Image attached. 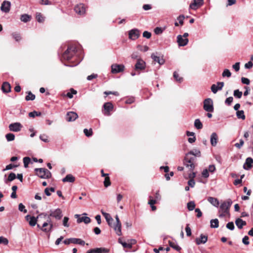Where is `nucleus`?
Here are the masks:
<instances>
[{
  "label": "nucleus",
  "instance_id": "f257e3e1",
  "mask_svg": "<svg viewBox=\"0 0 253 253\" xmlns=\"http://www.w3.org/2000/svg\"><path fill=\"white\" fill-rule=\"evenodd\" d=\"M77 51V47L75 45H70L68 46L67 49L64 51L62 55V60L66 61H71L74 59L76 61L75 63H72L70 65L65 64V66L69 67H74L78 65L81 61V59H78L76 56Z\"/></svg>",
  "mask_w": 253,
  "mask_h": 253
},
{
  "label": "nucleus",
  "instance_id": "f03ea898",
  "mask_svg": "<svg viewBox=\"0 0 253 253\" xmlns=\"http://www.w3.org/2000/svg\"><path fill=\"white\" fill-rule=\"evenodd\" d=\"M232 204L231 199H228L226 201L224 202L221 204L219 210V217H223L226 215H229V209Z\"/></svg>",
  "mask_w": 253,
  "mask_h": 253
},
{
  "label": "nucleus",
  "instance_id": "7ed1b4c3",
  "mask_svg": "<svg viewBox=\"0 0 253 253\" xmlns=\"http://www.w3.org/2000/svg\"><path fill=\"white\" fill-rule=\"evenodd\" d=\"M196 161V158L194 156H191L187 153L184 159V165L191 171H192L195 167V163Z\"/></svg>",
  "mask_w": 253,
  "mask_h": 253
},
{
  "label": "nucleus",
  "instance_id": "20e7f679",
  "mask_svg": "<svg viewBox=\"0 0 253 253\" xmlns=\"http://www.w3.org/2000/svg\"><path fill=\"white\" fill-rule=\"evenodd\" d=\"M35 171L36 174L42 178H49L51 176V172L45 168H36Z\"/></svg>",
  "mask_w": 253,
  "mask_h": 253
},
{
  "label": "nucleus",
  "instance_id": "39448f33",
  "mask_svg": "<svg viewBox=\"0 0 253 253\" xmlns=\"http://www.w3.org/2000/svg\"><path fill=\"white\" fill-rule=\"evenodd\" d=\"M204 109L208 112H213L214 110L213 101L211 98H208L204 101Z\"/></svg>",
  "mask_w": 253,
  "mask_h": 253
},
{
  "label": "nucleus",
  "instance_id": "423d86ee",
  "mask_svg": "<svg viewBox=\"0 0 253 253\" xmlns=\"http://www.w3.org/2000/svg\"><path fill=\"white\" fill-rule=\"evenodd\" d=\"M49 213V219H50L49 217H52L56 220H60L63 216L62 210L59 208H57L54 210H50Z\"/></svg>",
  "mask_w": 253,
  "mask_h": 253
},
{
  "label": "nucleus",
  "instance_id": "0eeeda50",
  "mask_svg": "<svg viewBox=\"0 0 253 253\" xmlns=\"http://www.w3.org/2000/svg\"><path fill=\"white\" fill-rule=\"evenodd\" d=\"M47 215V213L43 212L38 215V216L36 218L34 216H31L30 215H26L25 218L27 221H29V223L30 225H31V226H35L37 222L38 218L41 217L42 216H44V217H46Z\"/></svg>",
  "mask_w": 253,
  "mask_h": 253
},
{
  "label": "nucleus",
  "instance_id": "6e6552de",
  "mask_svg": "<svg viewBox=\"0 0 253 253\" xmlns=\"http://www.w3.org/2000/svg\"><path fill=\"white\" fill-rule=\"evenodd\" d=\"M63 243L65 245H69L70 244H79L84 246L85 245V242L79 238H71L65 240Z\"/></svg>",
  "mask_w": 253,
  "mask_h": 253
},
{
  "label": "nucleus",
  "instance_id": "1a4fd4ad",
  "mask_svg": "<svg viewBox=\"0 0 253 253\" xmlns=\"http://www.w3.org/2000/svg\"><path fill=\"white\" fill-rule=\"evenodd\" d=\"M53 226V223L51 222V219L48 218L46 222L43 223L41 229L43 232H48L52 230Z\"/></svg>",
  "mask_w": 253,
  "mask_h": 253
},
{
  "label": "nucleus",
  "instance_id": "9d476101",
  "mask_svg": "<svg viewBox=\"0 0 253 253\" xmlns=\"http://www.w3.org/2000/svg\"><path fill=\"white\" fill-rule=\"evenodd\" d=\"M115 218L116 220V224L113 225V228L114 230L115 231L116 234L118 236H121L122 235L121 231V222L119 219V216L118 215H116L115 216Z\"/></svg>",
  "mask_w": 253,
  "mask_h": 253
},
{
  "label": "nucleus",
  "instance_id": "9b49d317",
  "mask_svg": "<svg viewBox=\"0 0 253 253\" xmlns=\"http://www.w3.org/2000/svg\"><path fill=\"white\" fill-rule=\"evenodd\" d=\"M125 66L122 64H113L111 66V72L113 74H116L123 72L124 70Z\"/></svg>",
  "mask_w": 253,
  "mask_h": 253
},
{
  "label": "nucleus",
  "instance_id": "f8f14e48",
  "mask_svg": "<svg viewBox=\"0 0 253 253\" xmlns=\"http://www.w3.org/2000/svg\"><path fill=\"white\" fill-rule=\"evenodd\" d=\"M22 127V125L20 123L10 124L8 126L9 130L13 132H18L20 131Z\"/></svg>",
  "mask_w": 253,
  "mask_h": 253
},
{
  "label": "nucleus",
  "instance_id": "ddd939ff",
  "mask_svg": "<svg viewBox=\"0 0 253 253\" xmlns=\"http://www.w3.org/2000/svg\"><path fill=\"white\" fill-rule=\"evenodd\" d=\"M74 10L76 13L80 15H83L85 13V6L83 3L77 4L74 8Z\"/></svg>",
  "mask_w": 253,
  "mask_h": 253
},
{
  "label": "nucleus",
  "instance_id": "4468645a",
  "mask_svg": "<svg viewBox=\"0 0 253 253\" xmlns=\"http://www.w3.org/2000/svg\"><path fill=\"white\" fill-rule=\"evenodd\" d=\"M128 36L130 39L135 40L140 36L139 31L136 29H132L129 31Z\"/></svg>",
  "mask_w": 253,
  "mask_h": 253
},
{
  "label": "nucleus",
  "instance_id": "2eb2a0df",
  "mask_svg": "<svg viewBox=\"0 0 253 253\" xmlns=\"http://www.w3.org/2000/svg\"><path fill=\"white\" fill-rule=\"evenodd\" d=\"M224 83L223 82H218L217 83V85L215 84H213L211 86V91L214 93L215 94L218 90H220L222 89V87L224 86Z\"/></svg>",
  "mask_w": 253,
  "mask_h": 253
},
{
  "label": "nucleus",
  "instance_id": "dca6fc26",
  "mask_svg": "<svg viewBox=\"0 0 253 253\" xmlns=\"http://www.w3.org/2000/svg\"><path fill=\"white\" fill-rule=\"evenodd\" d=\"M203 4V0H193L190 4V8L196 10Z\"/></svg>",
  "mask_w": 253,
  "mask_h": 253
},
{
  "label": "nucleus",
  "instance_id": "f3484780",
  "mask_svg": "<svg viewBox=\"0 0 253 253\" xmlns=\"http://www.w3.org/2000/svg\"><path fill=\"white\" fill-rule=\"evenodd\" d=\"M11 3L10 2L4 0L1 4L0 10L5 13H7L10 10Z\"/></svg>",
  "mask_w": 253,
  "mask_h": 253
},
{
  "label": "nucleus",
  "instance_id": "a211bd4d",
  "mask_svg": "<svg viewBox=\"0 0 253 253\" xmlns=\"http://www.w3.org/2000/svg\"><path fill=\"white\" fill-rule=\"evenodd\" d=\"M103 107L105 110V115L107 116H110V112L113 109V105L112 103L108 102L104 104Z\"/></svg>",
  "mask_w": 253,
  "mask_h": 253
},
{
  "label": "nucleus",
  "instance_id": "6ab92c4d",
  "mask_svg": "<svg viewBox=\"0 0 253 253\" xmlns=\"http://www.w3.org/2000/svg\"><path fill=\"white\" fill-rule=\"evenodd\" d=\"M177 42L179 46H184L187 44L188 39L187 38H183L181 35H178L177 37Z\"/></svg>",
  "mask_w": 253,
  "mask_h": 253
},
{
  "label": "nucleus",
  "instance_id": "aec40b11",
  "mask_svg": "<svg viewBox=\"0 0 253 253\" xmlns=\"http://www.w3.org/2000/svg\"><path fill=\"white\" fill-rule=\"evenodd\" d=\"M101 213L102 214V215L105 218L108 225L110 227H113V222L114 220H113V218L111 217V216L110 215V214L109 213L105 212L103 210H101Z\"/></svg>",
  "mask_w": 253,
  "mask_h": 253
},
{
  "label": "nucleus",
  "instance_id": "412c9836",
  "mask_svg": "<svg viewBox=\"0 0 253 253\" xmlns=\"http://www.w3.org/2000/svg\"><path fill=\"white\" fill-rule=\"evenodd\" d=\"M146 63L142 59H139L137 60L136 63L135 65V70H143L145 68Z\"/></svg>",
  "mask_w": 253,
  "mask_h": 253
},
{
  "label": "nucleus",
  "instance_id": "4be33fe9",
  "mask_svg": "<svg viewBox=\"0 0 253 253\" xmlns=\"http://www.w3.org/2000/svg\"><path fill=\"white\" fill-rule=\"evenodd\" d=\"M78 116L77 114L74 112H68L66 115V120L68 122H72L75 121Z\"/></svg>",
  "mask_w": 253,
  "mask_h": 253
},
{
  "label": "nucleus",
  "instance_id": "5701e85b",
  "mask_svg": "<svg viewBox=\"0 0 253 253\" xmlns=\"http://www.w3.org/2000/svg\"><path fill=\"white\" fill-rule=\"evenodd\" d=\"M76 218H78L77 222L81 223L84 222L85 224H88L90 222V218L87 216H82L80 217L79 214H76L75 215Z\"/></svg>",
  "mask_w": 253,
  "mask_h": 253
},
{
  "label": "nucleus",
  "instance_id": "b1692460",
  "mask_svg": "<svg viewBox=\"0 0 253 253\" xmlns=\"http://www.w3.org/2000/svg\"><path fill=\"white\" fill-rule=\"evenodd\" d=\"M208 236L203 234H201L200 238H197L195 240L197 245H199L201 244H205L207 242Z\"/></svg>",
  "mask_w": 253,
  "mask_h": 253
},
{
  "label": "nucleus",
  "instance_id": "393cba45",
  "mask_svg": "<svg viewBox=\"0 0 253 253\" xmlns=\"http://www.w3.org/2000/svg\"><path fill=\"white\" fill-rule=\"evenodd\" d=\"M253 163V160L252 158L249 157L246 159V162L243 166V168L246 170H249L252 168V164Z\"/></svg>",
  "mask_w": 253,
  "mask_h": 253
},
{
  "label": "nucleus",
  "instance_id": "a878e982",
  "mask_svg": "<svg viewBox=\"0 0 253 253\" xmlns=\"http://www.w3.org/2000/svg\"><path fill=\"white\" fill-rule=\"evenodd\" d=\"M218 136L216 133L213 132L211 133L210 138V142L212 146H215L217 143Z\"/></svg>",
  "mask_w": 253,
  "mask_h": 253
},
{
  "label": "nucleus",
  "instance_id": "bb28decb",
  "mask_svg": "<svg viewBox=\"0 0 253 253\" xmlns=\"http://www.w3.org/2000/svg\"><path fill=\"white\" fill-rule=\"evenodd\" d=\"M156 54L157 53H152L151 54V58L154 62L158 63L160 65H163L165 62L164 60L158 56Z\"/></svg>",
  "mask_w": 253,
  "mask_h": 253
},
{
  "label": "nucleus",
  "instance_id": "cd10ccee",
  "mask_svg": "<svg viewBox=\"0 0 253 253\" xmlns=\"http://www.w3.org/2000/svg\"><path fill=\"white\" fill-rule=\"evenodd\" d=\"M75 181V177L71 174H67L64 178L62 179L63 182L73 183Z\"/></svg>",
  "mask_w": 253,
  "mask_h": 253
},
{
  "label": "nucleus",
  "instance_id": "c85d7f7f",
  "mask_svg": "<svg viewBox=\"0 0 253 253\" xmlns=\"http://www.w3.org/2000/svg\"><path fill=\"white\" fill-rule=\"evenodd\" d=\"M1 89L3 92L5 93H8L10 91L11 87L10 84L7 82H4L3 83Z\"/></svg>",
  "mask_w": 253,
  "mask_h": 253
},
{
  "label": "nucleus",
  "instance_id": "c756f323",
  "mask_svg": "<svg viewBox=\"0 0 253 253\" xmlns=\"http://www.w3.org/2000/svg\"><path fill=\"white\" fill-rule=\"evenodd\" d=\"M235 224L239 229H242L244 226L246 225L247 223L246 221H243L242 219L239 218L235 220Z\"/></svg>",
  "mask_w": 253,
  "mask_h": 253
},
{
  "label": "nucleus",
  "instance_id": "7c9ffc66",
  "mask_svg": "<svg viewBox=\"0 0 253 253\" xmlns=\"http://www.w3.org/2000/svg\"><path fill=\"white\" fill-rule=\"evenodd\" d=\"M208 201L214 207H217L219 205V202L215 198L211 197H209Z\"/></svg>",
  "mask_w": 253,
  "mask_h": 253
},
{
  "label": "nucleus",
  "instance_id": "2f4dec72",
  "mask_svg": "<svg viewBox=\"0 0 253 253\" xmlns=\"http://www.w3.org/2000/svg\"><path fill=\"white\" fill-rule=\"evenodd\" d=\"M194 126L198 129H201L203 128V124L200 119H197L195 120Z\"/></svg>",
  "mask_w": 253,
  "mask_h": 253
},
{
  "label": "nucleus",
  "instance_id": "473e14b6",
  "mask_svg": "<svg viewBox=\"0 0 253 253\" xmlns=\"http://www.w3.org/2000/svg\"><path fill=\"white\" fill-rule=\"evenodd\" d=\"M188 154H190L191 156H194L195 157H200L201 152L198 149H193L190 151Z\"/></svg>",
  "mask_w": 253,
  "mask_h": 253
},
{
  "label": "nucleus",
  "instance_id": "72a5a7b5",
  "mask_svg": "<svg viewBox=\"0 0 253 253\" xmlns=\"http://www.w3.org/2000/svg\"><path fill=\"white\" fill-rule=\"evenodd\" d=\"M95 253H107L109 250L105 248H100L94 249Z\"/></svg>",
  "mask_w": 253,
  "mask_h": 253
},
{
  "label": "nucleus",
  "instance_id": "f704fd0d",
  "mask_svg": "<svg viewBox=\"0 0 253 253\" xmlns=\"http://www.w3.org/2000/svg\"><path fill=\"white\" fill-rule=\"evenodd\" d=\"M211 228H217L219 226V221L217 219H211L210 221Z\"/></svg>",
  "mask_w": 253,
  "mask_h": 253
},
{
  "label": "nucleus",
  "instance_id": "c9c22d12",
  "mask_svg": "<svg viewBox=\"0 0 253 253\" xmlns=\"http://www.w3.org/2000/svg\"><path fill=\"white\" fill-rule=\"evenodd\" d=\"M16 177V174L13 172H11L7 178V179L5 180V182L7 183L8 181H12L14 179H15Z\"/></svg>",
  "mask_w": 253,
  "mask_h": 253
},
{
  "label": "nucleus",
  "instance_id": "e433bc0d",
  "mask_svg": "<svg viewBox=\"0 0 253 253\" xmlns=\"http://www.w3.org/2000/svg\"><path fill=\"white\" fill-rule=\"evenodd\" d=\"M35 99V95L32 94V93L31 91H28V95L25 97V100L26 101L34 100Z\"/></svg>",
  "mask_w": 253,
  "mask_h": 253
},
{
  "label": "nucleus",
  "instance_id": "4c0bfd02",
  "mask_svg": "<svg viewBox=\"0 0 253 253\" xmlns=\"http://www.w3.org/2000/svg\"><path fill=\"white\" fill-rule=\"evenodd\" d=\"M236 115L238 119H241L242 120L245 119V116L244 115V112L243 110L238 111L236 112Z\"/></svg>",
  "mask_w": 253,
  "mask_h": 253
},
{
  "label": "nucleus",
  "instance_id": "58836bf2",
  "mask_svg": "<svg viewBox=\"0 0 253 253\" xmlns=\"http://www.w3.org/2000/svg\"><path fill=\"white\" fill-rule=\"evenodd\" d=\"M5 138L7 141H11L14 140L15 135L13 133H9L5 135Z\"/></svg>",
  "mask_w": 253,
  "mask_h": 253
},
{
  "label": "nucleus",
  "instance_id": "ea45409f",
  "mask_svg": "<svg viewBox=\"0 0 253 253\" xmlns=\"http://www.w3.org/2000/svg\"><path fill=\"white\" fill-rule=\"evenodd\" d=\"M21 20L24 22H27L31 19V17L28 14H23L21 16Z\"/></svg>",
  "mask_w": 253,
  "mask_h": 253
},
{
  "label": "nucleus",
  "instance_id": "a19ab883",
  "mask_svg": "<svg viewBox=\"0 0 253 253\" xmlns=\"http://www.w3.org/2000/svg\"><path fill=\"white\" fill-rule=\"evenodd\" d=\"M187 208L189 211H193L195 208V204L194 201H190L187 203Z\"/></svg>",
  "mask_w": 253,
  "mask_h": 253
},
{
  "label": "nucleus",
  "instance_id": "79ce46f5",
  "mask_svg": "<svg viewBox=\"0 0 253 253\" xmlns=\"http://www.w3.org/2000/svg\"><path fill=\"white\" fill-rule=\"evenodd\" d=\"M242 94V92L239 91V89H236L234 91L233 95L235 97L237 98H241Z\"/></svg>",
  "mask_w": 253,
  "mask_h": 253
},
{
  "label": "nucleus",
  "instance_id": "37998d69",
  "mask_svg": "<svg viewBox=\"0 0 253 253\" xmlns=\"http://www.w3.org/2000/svg\"><path fill=\"white\" fill-rule=\"evenodd\" d=\"M169 246L171 248H172L173 249H175V250H176L177 251H179L181 250V248L173 242L169 241Z\"/></svg>",
  "mask_w": 253,
  "mask_h": 253
},
{
  "label": "nucleus",
  "instance_id": "c03bdc74",
  "mask_svg": "<svg viewBox=\"0 0 253 253\" xmlns=\"http://www.w3.org/2000/svg\"><path fill=\"white\" fill-rule=\"evenodd\" d=\"M31 162V159L29 157H26L23 158V163L25 168H27L29 164Z\"/></svg>",
  "mask_w": 253,
  "mask_h": 253
},
{
  "label": "nucleus",
  "instance_id": "a18cd8bd",
  "mask_svg": "<svg viewBox=\"0 0 253 253\" xmlns=\"http://www.w3.org/2000/svg\"><path fill=\"white\" fill-rule=\"evenodd\" d=\"M41 115V112H39L36 111H34L29 113V116L31 118H34L36 116H40Z\"/></svg>",
  "mask_w": 253,
  "mask_h": 253
},
{
  "label": "nucleus",
  "instance_id": "49530a36",
  "mask_svg": "<svg viewBox=\"0 0 253 253\" xmlns=\"http://www.w3.org/2000/svg\"><path fill=\"white\" fill-rule=\"evenodd\" d=\"M222 76L223 77H227L229 78V77H231V73L228 69H226L223 71V72L222 74Z\"/></svg>",
  "mask_w": 253,
  "mask_h": 253
},
{
  "label": "nucleus",
  "instance_id": "de8ad7c7",
  "mask_svg": "<svg viewBox=\"0 0 253 253\" xmlns=\"http://www.w3.org/2000/svg\"><path fill=\"white\" fill-rule=\"evenodd\" d=\"M173 77L176 81H177L179 83H181L183 81V78L181 77H180L179 76V75L178 74V73L176 72H174L173 73Z\"/></svg>",
  "mask_w": 253,
  "mask_h": 253
},
{
  "label": "nucleus",
  "instance_id": "09e8293b",
  "mask_svg": "<svg viewBox=\"0 0 253 253\" xmlns=\"http://www.w3.org/2000/svg\"><path fill=\"white\" fill-rule=\"evenodd\" d=\"M8 244V240L7 238L3 237L0 236V244H3L4 245H7Z\"/></svg>",
  "mask_w": 253,
  "mask_h": 253
},
{
  "label": "nucleus",
  "instance_id": "8fccbe9b",
  "mask_svg": "<svg viewBox=\"0 0 253 253\" xmlns=\"http://www.w3.org/2000/svg\"><path fill=\"white\" fill-rule=\"evenodd\" d=\"M104 186L106 187H107L111 185L110 178L108 176H107L105 177L104 181Z\"/></svg>",
  "mask_w": 253,
  "mask_h": 253
},
{
  "label": "nucleus",
  "instance_id": "3c124183",
  "mask_svg": "<svg viewBox=\"0 0 253 253\" xmlns=\"http://www.w3.org/2000/svg\"><path fill=\"white\" fill-rule=\"evenodd\" d=\"M84 134L87 137H90V136H92V129H90L89 130H88L87 129L85 128L84 130Z\"/></svg>",
  "mask_w": 253,
  "mask_h": 253
},
{
  "label": "nucleus",
  "instance_id": "603ef678",
  "mask_svg": "<svg viewBox=\"0 0 253 253\" xmlns=\"http://www.w3.org/2000/svg\"><path fill=\"white\" fill-rule=\"evenodd\" d=\"M36 19L39 22H42L44 21V18L40 13H37Z\"/></svg>",
  "mask_w": 253,
  "mask_h": 253
},
{
  "label": "nucleus",
  "instance_id": "864d4df0",
  "mask_svg": "<svg viewBox=\"0 0 253 253\" xmlns=\"http://www.w3.org/2000/svg\"><path fill=\"white\" fill-rule=\"evenodd\" d=\"M12 36L13 38L17 42L21 40V36L18 33H12Z\"/></svg>",
  "mask_w": 253,
  "mask_h": 253
},
{
  "label": "nucleus",
  "instance_id": "5fc2aeb1",
  "mask_svg": "<svg viewBox=\"0 0 253 253\" xmlns=\"http://www.w3.org/2000/svg\"><path fill=\"white\" fill-rule=\"evenodd\" d=\"M69 218L68 217H64L63 220V225L64 226L68 227H69V224L68 223Z\"/></svg>",
  "mask_w": 253,
  "mask_h": 253
},
{
  "label": "nucleus",
  "instance_id": "6e6d98bb",
  "mask_svg": "<svg viewBox=\"0 0 253 253\" xmlns=\"http://www.w3.org/2000/svg\"><path fill=\"white\" fill-rule=\"evenodd\" d=\"M25 206L23 204L20 203L19 204L18 209L20 211H23L24 213H26L27 212V210L25 209Z\"/></svg>",
  "mask_w": 253,
  "mask_h": 253
},
{
  "label": "nucleus",
  "instance_id": "4d7b16f0",
  "mask_svg": "<svg viewBox=\"0 0 253 253\" xmlns=\"http://www.w3.org/2000/svg\"><path fill=\"white\" fill-rule=\"evenodd\" d=\"M244 144V141L243 139L240 140L239 143H236L235 144V146L238 149H240Z\"/></svg>",
  "mask_w": 253,
  "mask_h": 253
},
{
  "label": "nucleus",
  "instance_id": "13d9d810",
  "mask_svg": "<svg viewBox=\"0 0 253 253\" xmlns=\"http://www.w3.org/2000/svg\"><path fill=\"white\" fill-rule=\"evenodd\" d=\"M226 227L230 230H233L234 229V225L233 222H229L226 224Z\"/></svg>",
  "mask_w": 253,
  "mask_h": 253
},
{
  "label": "nucleus",
  "instance_id": "bf43d9fd",
  "mask_svg": "<svg viewBox=\"0 0 253 253\" xmlns=\"http://www.w3.org/2000/svg\"><path fill=\"white\" fill-rule=\"evenodd\" d=\"M40 138L41 140L44 142H48V137L45 134H42L40 136Z\"/></svg>",
  "mask_w": 253,
  "mask_h": 253
},
{
  "label": "nucleus",
  "instance_id": "052dcab7",
  "mask_svg": "<svg viewBox=\"0 0 253 253\" xmlns=\"http://www.w3.org/2000/svg\"><path fill=\"white\" fill-rule=\"evenodd\" d=\"M185 231L186 233V235L187 236H190L191 235V230L190 228L189 224H187L186 227L185 228Z\"/></svg>",
  "mask_w": 253,
  "mask_h": 253
},
{
  "label": "nucleus",
  "instance_id": "680f3d73",
  "mask_svg": "<svg viewBox=\"0 0 253 253\" xmlns=\"http://www.w3.org/2000/svg\"><path fill=\"white\" fill-rule=\"evenodd\" d=\"M233 98L232 97H229L227 98L225 101V103L227 105H230L232 102Z\"/></svg>",
  "mask_w": 253,
  "mask_h": 253
},
{
  "label": "nucleus",
  "instance_id": "e2e57ef3",
  "mask_svg": "<svg viewBox=\"0 0 253 253\" xmlns=\"http://www.w3.org/2000/svg\"><path fill=\"white\" fill-rule=\"evenodd\" d=\"M241 82L243 84L247 85L249 84L250 83V80L245 77H242L241 78Z\"/></svg>",
  "mask_w": 253,
  "mask_h": 253
},
{
  "label": "nucleus",
  "instance_id": "0e129e2a",
  "mask_svg": "<svg viewBox=\"0 0 253 253\" xmlns=\"http://www.w3.org/2000/svg\"><path fill=\"white\" fill-rule=\"evenodd\" d=\"M202 176L205 178H208L209 176V173L208 169H205L202 172Z\"/></svg>",
  "mask_w": 253,
  "mask_h": 253
},
{
  "label": "nucleus",
  "instance_id": "69168bd1",
  "mask_svg": "<svg viewBox=\"0 0 253 253\" xmlns=\"http://www.w3.org/2000/svg\"><path fill=\"white\" fill-rule=\"evenodd\" d=\"M143 37L147 39H150L151 37V33L148 31H144L143 33Z\"/></svg>",
  "mask_w": 253,
  "mask_h": 253
},
{
  "label": "nucleus",
  "instance_id": "338daca9",
  "mask_svg": "<svg viewBox=\"0 0 253 253\" xmlns=\"http://www.w3.org/2000/svg\"><path fill=\"white\" fill-rule=\"evenodd\" d=\"M232 67L236 72H238L240 70V62H236L232 66Z\"/></svg>",
  "mask_w": 253,
  "mask_h": 253
},
{
  "label": "nucleus",
  "instance_id": "774afa93",
  "mask_svg": "<svg viewBox=\"0 0 253 253\" xmlns=\"http://www.w3.org/2000/svg\"><path fill=\"white\" fill-rule=\"evenodd\" d=\"M249 238L247 236H245L242 239V242L243 244H244L246 245H248L250 243L249 241Z\"/></svg>",
  "mask_w": 253,
  "mask_h": 253
}]
</instances>
